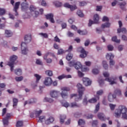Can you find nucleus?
Returning <instances> with one entry per match:
<instances>
[{
	"instance_id": "1",
	"label": "nucleus",
	"mask_w": 127,
	"mask_h": 127,
	"mask_svg": "<svg viewBox=\"0 0 127 127\" xmlns=\"http://www.w3.org/2000/svg\"><path fill=\"white\" fill-rule=\"evenodd\" d=\"M115 118H120L122 116V119L127 120V108L124 105H120L114 113Z\"/></svg>"
},
{
	"instance_id": "2",
	"label": "nucleus",
	"mask_w": 127,
	"mask_h": 127,
	"mask_svg": "<svg viewBox=\"0 0 127 127\" xmlns=\"http://www.w3.org/2000/svg\"><path fill=\"white\" fill-rule=\"evenodd\" d=\"M76 87L78 89V95H77L76 94H72L70 95V98L72 99V98L74 97L75 102H79V101L82 100V97L85 89L80 83H78Z\"/></svg>"
},
{
	"instance_id": "3",
	"label": "nucleus",
	"mask_w": 127,
	"mask_h": 127,
	"mask_svg": "<svg viewBox=\"0 0 127 127\" xmlns=\"http://www.w3.org/2000/svg\"><path fill=\"white\" fill-rule=\"evenodd\" d=\"M17 60V56L16 55H12L10 57L9 61L7 63V65L10 67V71L12 72L13 71V68L14 67V62Z\"/></svg>"
},
{
	"instance_id": "4",
	"label": "nucleus",
	"mask_w": 127,
	"mask_h": 127,
	"mask_svg": "<svg viewBox=\"0 0 127 127\" xmlns=\"http://www.w3.org/2000/svg\"><path fill=\"white\" fill-rule=\"evenodd\" d=\"M61 93L60 95L63 99H67L68 98V92L70 91V88L67 87H63L61 88Z\"/></svg>"
},
{
	"instance_id": "5",
	"label": "nucleus",
	"mask_w": 127,
	"mask_h": 127,
	"mask_svg": "<svg viewBox=\"0 0 127 127\" xmlns=\"http://www.w3.org/2000/svg\"><path fill=\"white\" fill-rule=\"evenodd\" d=\"M69 66L70 67H74L75 69L76 70H79V69H82V64H81V63L78 62H70L69 63Z\"/></svg>"
},
{
	"instance_id": "6",
	"label": "nucleus",
	"mask_w": 127,
	"mask_h": 127,
	"mask_svg": "<svg viewBox=\"0 0 127 127\" xmlns=\"http://www.w3.org/2000/svg\"><path fill=\"white\" fill-rule=\"evenodd\" d=\"M114 57L115 56H114V55H113L112 53L107 54L106 55V58L110 60L109 62V64L111 68H112V66L115 65V61L113 60Z\"/></svg>"
},
{
	"instance_id": "7",
	"label": "nucleus",
	"mask_w": 127,
	"mask_h": 127,
	"mask_svg": "<svg viewBox=\"0 0 127 127\" xmlns=\"http://www.w3.org/2000/svg\"><path fill=\"white\" fill-rule=\"evenodd\" d=\"M21 54L23 55H26L28 53V48L27 45L24 42H22L21 44Z\"/></svg>"
},
{
	"instance_id": "8",
	"label": "nucleus",
	"mask_w": 127,
	"mask_h": 127,
	"mask_svg": "<svg viewBox=\"0 0 127 127\" xmlns=\"http://www.w3.org/2000/svg\"><path fill=\"white\" fill-rule=\"evenodd\" d=\"M77 51L78 52H80L81 54L80 55V57L81 58H85L87 57V55L88 54V52L85 51V49L83 48V47H80L77 49Z\"/></svg>"
},
{
	"instance_id": "9",
	"label": "nucleus",
	"mask_w": 127,
	"mask_h": 127,
	"mask_svg": "<svg viewBox=\"0 0 127 127\" xmlns=\"http://www.w3.org/2000/svg\"><path fill=\"white\" fill-rule=\"evenodd\" d=\"M99 15L96 14L94 16V21L91 19L89 20L88 26H92V24H94V23H99Z\"/></svg>"
},
{
	"instance_id": "10",
	"label": "nucleus",
	"mask_w": 127,
	"mask_h": 127,
	"mask_svg": "<svg viewBox=\"0 0 127 127\" xmlns=\"http://www.w3.org/2000/svg\"><path fill=\"white\" fill-rule=\"evenodd\" d=\"M36 7L33 5H31L30 7V10L32 13L33 16L37 17V16L39 15V12L36 10Z\"/></svg>"
},
{
	"instance_id": "11",
	"label": "nucleus",
	"mask_w": 127,
	"mask_h": 127,
	"mask_svg": "<svg viewBox=\"0 0 127 127\" xmlns=\"http://www.w3.org/2000/svg\"><path fill=\"white\" fill-rule=\"evenodd\" d=\"M59 94H60V92L56 90H53L50 91L51 97L52 98H54L55 99L56 98H58Z\"/></svg>"
},
{
	"instance_id": "12",
	"label": "nucleus",
	"mask_w": 127,
	"mask_h": 127,
	"mask_svg": "<svg viewBox=\"0 0 127 127\" xmlns=\"http://www.w3.org/2000/svg\"><path fill=\"white\" fill-rule=\"evenodd\" d=\"M52 84V78L50 77H46L44 81V85L45 86H51Z\"/></svg>"
},
{
	"instance_id": "13",
	"label": "nucleus",
	"mask_w": 127,
	"mask_h": 127,
	"mask_svg": "<svg viewBox=\"0 0 127 127\" xmlns=\"http://www.w3.org/2000/svg\"><path fill=\"white\" fill-rule=\"evenodd\" d=\"M64 7H67V8H70L71 11H73L77 8L76 5H72L69 4V3H64Z\"/></svg>"
},
{
	"instance_id": "14",
	"label": "nucleus",
	"mask_w": 127,
	"mask_h": 127,
	"mask_svg": "<svg viewBox=\"0 0 127 127\" xmlns=\"http://www.w3.org/2000/svg\"><path fill=\"white\" fill-rule=\"evenodd\" d=\"M42 110H35L33 113L30 114L31 118H34V115L36 118H39V116L41 115Z\"/></svg>"
},
{
	"instance_id": "15",
	"label": "nucleus",
	"mask_w": 127,
	"mask_h": 127,
	"mask_svg": "<svg viewBox=\"0 0 127 127\" xmlns=\"http://www.w3.org/2000/svg\"><path fill=\"white\" fill-rule=\"evenodd\" d=\"M46 18L49 19L50 21L52 23H55V20H54V15L53 13H50L46 15Z\"/></svg>"
},
{
	"instance_id": "16",
	"label": "nucleus",
	"mask_w": 127,
	"mask_h": 127,
	"mask_svg": "<svg viewBox=\"0 0 127 127\" xmlns=\"http://www.w3.org/2000/svg\"><path fill=\"white\" fill-rule=\"evenodd\" d=\"M83 83L85 86H90L91 85V83H92V81L89 79L87 77H84L82 79Z\"/></svg>"
},
{
	"instance_id": "17",
	"label": "nucleus",
	"mask_w": 127,
	"mask_h": 127,
	"mask_svg": "<svg viewBox=\"0 0 127 127\" xmlns=\"http://www.w3.org/2000/svg\"><path fill=\"white\" fill-rule=\"evenodd\" d=\"M19 4H20V2H17L15 3V5L13 8V11H15V15L17 16L18 15V13H17V9L19 8Z\"/></svg>"
},
{
	"instance_id": "18",
	"label": "nucleus",
	"mask_w": 127,
	"mask_h": 127,
	"mask_svg": "<svg viewBox=\"0 0 127 127\" xmlns=\"http://www.w3.org/2000/svg\"><path fill=\"white\" fill-rule=\"evenodd\" d=\"M53 122H54V118L50 117L45 121V125H50L51 124H52Z\"/></svg>"
},
{
	"instance_id": "19",
	"label": "nucleus",
	"mask_w": 127,
	"mask_h": 127,
	"mask_svg": "<svg viewBox=\"0 0 127 127\" xmlns=\"http://www.w3.org/2000/svg\"><path fill=\"white\" fill-rule=\"evenodd\" d=\"M98 118L102 122H105L107 120V118H106L105 114L103 113H99L98 114Z\"/></svg>"
},
{
	"instance_id": "20",
	"label": "nucleus",
	"mask_w": 127,
	"mask_h": 127,
	"mask_svg": "<svg viewBox=\"0 0 127 127\" xmlns=\"http://www.w3.org/2000/svg\"><path fill=\"white\" fill-rule=\"evenodd\" d=\"M21 8L22 10H25V9H27L28 8V3L26 2V1H24L21 4Z\"/></svg>"
},
{
	"instance_id": "21",
	"label": "nucleus",
	"mask_w": 127,
	"mask_h": 127,
	"mask_svg": "<svg viewBox=\"0 0 127 127\" xmlns=\"http://www.w3.org/2000/svg\"><path fill=\"white\" fill-rule=\"evenodd\" d=\"M25 39V44H27L29 43L30 41H31V35H26L24 38Z\"/></svg>"
},
{
	"instance_id": "22",
	"label": "nucleus",
	"mask_w": 127,
	"mask_h": 127,
	"mask_svg": "<svg viewBox=\"0 0 127 127\" xmlns=\"http://www.w3.org/2000/svg\"><path fill=\"white\" fill-rule=\"evenodd\" d=\"M108 99L109 102H114V99H116V95L109 93Z\"/></svg>"
},
{
	"instance_id": "23",
	"label": "nucleus",
	"mask_w": 127,
	"mask_h": 127,
	"mask_svg": "<svg viewBox=\"0 0 127 127\" xmlns=\"http://www.w3.org/2000/svg\"><path fill=\"white\" fill-rule=\"evenodd\" d=\"M35 103V99H30L27 101H25L24 106L26 105H32V104H34Z\"/></svg>"
},
{
	"instance_id": "24",
	"label": "nucleus",
	"mask_w": 127,
	"mask_h": 127,
	"mask_svg": "<svg viewBox=\"0 0 127 127\" xmlns=\"http://www.w3.org/2000/svg\"><path fill=\"white\" fill-rule=\"evenodd\" d=\"M105 80L107 81V82H109L110 85H114V84H117V82L113 80V79L112 78H106Z\"/></svg>"
},
{
	"instance_id": "25",
	"label": "nucleus",
	"mask_w": 127,
	"mask_h": 127,
	"mask_svg": "<svg viewBox=\"0 0 127 127\" xmlns=\"http://www.w3.org/2000/svg\"><path fill=\"white\" fill-rule=\"evenodd\" d=\"M77 33L80 35H87L88 34V31L87 30L81 31V30H78Z\"/></svg>"
},
{
	"instance_id": "26",
	"label": "nucleus",
	"mask_w": 127,
	"mask_h": 127,
	"mask_svg": "<svg viewBox=\"0 0 127 127\" xmlns=\"http://www.w3.org/2000/svg\"><path fill=\"white\" fill-rule=\"evenodd\" d=\"M15 74L18 76H20L22 74V70L20 68H17L15 69Z\"/></svg>"
},
{
	"instance_id": "27",
	"label": "nucleus",
	"mask_w": 127,
	"mask_h": 127,
	"mask_svg": "<svg viewBox=\"0 0 127 127\" xmlns=\"http://www.w3.org/2000/svg\"><path fill=\"white\" fill-rule=\"evenodd\" d=\"M5 34L6 37H10L12 36V33L10 30H6L5 31Z\"/></svg>"
},
{
	"instance_id": "28",
	"label": "nucleus",
	"mask_w": 127,
	"mask_h": 127,
	"mask_svg": "<svg viewBox=\"0 0 127 127\" xmlns=\"http://www.w3.org/2000/svg\"><path fill=\"white\" fill-rule=\"evenodd\" d=\"M111 26V23L109 22H107L103 24L101 26L102 28H109Z\"/></svg>"
},
{
	"instance_id": "29",
	"label": "nucleus",
	"mask_w": 127,
	"mask_h": 127,
	"mask_svg": "<svg viewBox=\"0 0 127 127\" xmlns=\"http://www.w3.org/2000/svg\"><path fill=\"white\" fill-rule=\"evenodd\" d=\"M117 31L118 33H121V32H122V33H126L127 29H126V28H119L118 29Z\"/></svg>"
},
{
	"instance_id": "30",
	"label": "nucleus",
	"mask_w": 127,
	"mask_h": 127,
	"mask_svg": "<svg viewBox=\"0 0 127 127\" xmlns=\"http://www.w3.org/2000/svg\"><path fill=\"white\" fill-rule=\"evenodd\" d=\"M8 119H7L5 118L2 119V123H3V126H4V127H6V126H8Z\"/></svg>"
},
{
	"instance_id": "31",
	"label": "nucleus",
	"mask_w": 127,
	"mask_h": 127,
	"mask_svg": "<svg viewBox=\"0 0 127 127\" xmlns=\"http://www.w3.org/2000/svg\"><path fill=\"white\" fill-rule=\"evenodd\" d=\"M69 107H70V108H79V107H80V105L77 104L76 102H72L70 103Z\"/></svg>"
},
{
	"instance_id": "32",
	"label": "nucleus",
	"mask_w": 127,
	"mask_h": 127,
	"mask_svg": "<svg viewBox=\"0 0 127 127\" xmlns=\"http://www.w3.org/2000/svg\"><path fill=\"white\" fill-rule=\"evenodd\" d=\"M53 3L56 7H60V6H62V3L58 1H55L53 2Z\"/></svg>"
},
{
	"instance_id": "33",
	"label": "nucleus",
	"mask_w": 127,
	"mask_h": 127,
	"mask_svg": "<svg viewBox=\"0 0 127 127\" xmlns=\"http://www.w3.org/2000/svg\"><path fill=\"white\" fill-rule=\"evenodd\" d=\"M38 118L39 119L38 123H42L45 121V116H39Z\"/></svg>"
},
{
	"instance_id": "34",
	"label": "nucleus",
	"mask_w": 127,
	"mask_h": 127,
	"mask_svg": "<svg viewBox=\"0 0 127 127\" xmlns=\"http://www.w3.org/2000/svg\"><path fill=\"white\" fill-rule=\"evenodd\" d=\"M102 65L103 66V68L105 69V70H107L108 68H109V65H108V63L105 61H103L102 62Z\"/></svg>"
},
{
	"instance_id": "35",
	"label": "nucleus",
	"mask_w": 127,
	"mask_h": 127,
	"mask_svg": "<svg viewBox=\"0 0 127 127\" xmlns=\"http://www.w3.org/2000/svg\"><path fill=\"white\" fill-rule=\"evenodd\" d=\"M17 103H18V99L16 98L13 99V108H15L16 106H17Z\"/></svg>"
},
{
	"instance_id": "36",
	"label": "nucleus",
	"mask_w": 127,
	"mask_h": 127,
	"mask_svg": "<svg viewBox=\"0 0 127 127\" xmlns=\"http://www.w3.org/2000/svg\"><path fill=\"white\" fill-rule=\"evenodd\" d=\"M44 102H48L49 103H53V102H54V100H53V99H52V98L45 97L44 99Z\"/></svg>"
},
{
	"instance_id": "37",
	"label": "nucleus",
	"mask_w": 127,
	"mask_h": 127,
	"mask_svg": "<svg viewBox=\"0 0 127 127\" xmlns=\"http://www.w3.org/2000/svg\"><path fill=\"white\" fill-rule=\"evenodd\" d=\"M112 41L114 42H116V43H120L121 42V40H118V38L117 36H114L112 38Z\"/></svg>"
},
{
	"instance_id": "38",
	"label": "nucleus",
	"mask_w": 127,
	"mask_h": 127,
	"mask_svg": "<svg viewBox=\"0 0 127 127\" xmlns=\"http://www.w3.org/2000/svg\"><path fill=\"white\" fill-rule=\"evenodd\" d=\"M46 74L48 76H50L51 77V76H53V72L52 70H48L45 71Z\"/></svg>"
},
{
	"instance_id": "39",
	"label": "nucleus",
	"mask_w": 127,
	"mask_h": 127,
	"mask_svg": "<svg viewBox=\"0 0 127 127\" xmlns=\"http://www.w3.org/2000/svg\"><path fill=\"white\" fill-rule=\"evenodd\" d=\"M76 14L79 16V17H83L84 16V14L83 13V12L81 11V10H78Z\"/></svg>"
},
{
	"instance_id": "40",
	"label": "nucleus",
	"mask_w": 127,
	"mask_h": 127,
	"mask_svg": "<svg viewBox=\"0 0 127 127\" xmlns=\"http://www.w3.org/2000/svg\"><path fill=\"white\" fill-rule=\"evenodd\" d=\"M99 110H100V103H98L97 105H96L95 106V109L94 110L95 114H97V113L99 112Z\"/></svg>"
},
{
	"instance_id": "41",
	"label": "nucleus",
	"mask_w": 127,
	"mask_h": 127,
	"mask_svg": "<svg viewBox=\"0 0 127 127\" xmlns=\"http://www.w3.org/2000/svg\"><path fill=\"white\" fill-rule=\"evenodd\" d=\"M66 119L65 115H61L60 117V123L61 124H63L64 123V120Z\"/></svg>"
},
{
	"instance_id": "42",
	"label": "nucleus",
	"mask_w": 127,
	"mask_h": 127,
	"mask_svg": "<svg viewBox=\"0 0 127 127\" xmlns=\"http://www.w3.org/2000/svg\"><path fill=\"white\" fill-rule=\"evenodd\" d=\"M39 35H40L41 37H43L44 38H48V35L47 33H39Z\"/></svg>"
},
{
	"instance_id": "43",
	"label": "nucleus",
	"mask_w": 127,
	"mask_h": 127,
	"mask_svg": "<svg viewBox=\"0 0 127 127\" xmlns=\"http://www.w3.org/2000/svg\"><path fill=\"white\" fill-rule=\"evenodd\" d=\"M34 76L36 79V82L38 83V81H39V80H40V79H41V75H40L38 74H35Z\"/></svg>"
},
{
	"instance_id": "44",
	"label": "nucleus",
	"mask_w": 127,
	"mask_h": 127,
	"mask_svg": "<svg viewBox=\"0 0 127 127\" xmlns=\"http://www.w3.org/2000/svg\"><path fill=\"white\" fill-rule=\"evenodd\" d=\"M23 126V122L22 121H18L16 123V127H21Z\"/></svg>"
},
{
	"instance_id": "45",
	"label": "nucleus",
	"mask_w": 127,
	"mask_h": 127,
	"mask_svg": "<svg viewBox=\"0 0 127 127\" xmlns=\"http://www.w3.org/2000/svg\"><path fill=\"white\" fill-rule=\"evenodd\" d=\"M109 107L111 111H114L115 109H116V107H117V105L116 104H110Z\"/></svg>"
},
{
	"instance_id": "46",
	"label": "nucleus",
	"mask_w": 127,
	"mask_h": 127,
	"mask_svg": "<svg viewBox=\"0 0 127 127\" xmlns=\"http://www.w3.org/2000/svg\"><path fill=\"white\" fill-rule=\"evenodd\" d=\"M115 94H116V95L118 96H121V95H122V91H121L120 89H117L115 90Z\"/></svg>"
},
{
	"instance_id": "47",
	"label": "nucleus",
	"mask_w": 127,
	"mask_h": 127,
	"mask_svg": "<svg viewBox=\"0 0 127 127\" xmlns=\"http://www.w3.org/2000/svg\"><path fill=\"white\" fill-rule=\"evenodd\" d=\"M97 96H102L104 94V90H100L96 92Z\"/></svg>"
},
{
	"instance_id": "48",
	"label": "nucleus",
	"mask_w": 127,
	"mask_h": 127,
	"mask_svg": "<svg viewBox=\"0 0 127 127\" xmlns=\"http://www.w3.org/2000/svg\"><path fill=\"white\" fill-rule=\"evenodd\" d=\"M15 80L17 82H20L23 80V76H19V77H16Z\"/></svg>"
},
{
	"instance_id": "49",
	"label": "nucleus",
	"mask_w": 127,
	"mask_h": 127,
	"mask_svg": "<svg viewBox=\"0 0 127 127\" xmlns=\"http://www.w3.org/2000/svg\"><path fill=\"white\" fill-rule=\"evenodd\" d=\"M62 104L63 107H65V108H68V107H70V104H69V103L67 102H63Z\"/></svg>"
},
{
	"instance_id": "50",
	"label": "nucleus",
	"mask_w": 127,
	"mask_h": 127,
	"mask_svg": "<svg viewBox=\"0 0 127 127\" xmlns=\"http://www.w3.org/2000/svg\"><path fill=\"white\" fill-rule=\"evenodd\" d=\"M12 117V114L10 113H6L5 117H4L5 119H7V120H9L10 118Z\"/></svg>"
},
{
	"instance_id": "51",
	"label": "nucleus",
	"mask_w": 127,
	"mask_h": 127,
	"mask_svg": "<svg viewBox=\"0 0 127 127\" xmlns=\"http://www.w3.org/2000/svg\"><path fill=\"white\" fill-rule=\"evenodd\" d=\"M72 57H73V55L69 53L66 56V59L69 61V60H71L72 59Z\"/></svg>"
},
{
	"instance_id": "52",
	"label": "nucleus",
	"mask_w": 127,
	"mask_h": 127,
	"mask_svg": "<svg viewBox=\"0 0 127 127\" xmlns=\"http://www.w3.org/2000/svg\"><path fill=\"white\" fill-rule=\"evenodd\" d=\"M88 103H89V101L87 100V97H85L83 100V104L84 105V106H87L88 105Z\"/></svg>"
},
{
	"instance_id": "53",
	"label": "nucleus",
	"mask_w": 127,
	"mask_h": 127,
	"mask_svg": "<svg viewBox=\"0 0 127 127\" xmlns=\"http://www.w3.org/2000/svg\"><path fill=\"white\" fill-rule=\"evenodd\" d=\"M78 124L79 126H82L85 125V121L82 119H80L78 121Z\"/></svg>"
},
{
	"instance_id": "54",
	"label": "nucleus",
	"mask_w": 127,
	"mask_h": 127,
	"mask_svg": "<svg viewBox=\"0 0 127 127\" xmlns=\"http://www.w3.org/2000/svg\"><path fill=\"white\" fill-rule=\"evenodd\" d=\"M36 64H37V65H42V61L39 59H36Z\"/></svg>"
},
{
	"instance_id": "55",
	"label": "nucleus",
	"mask_w": 127,
	"mask_h": 127,
	"mask_svg": "<svg viewBox=\"0 0 127 127\" xmlns=\"http://www.w3.org/2000/svg\"><path fill=\"white\" fill-rule=\"evenodd\" d=\"M5 13V10L3 8H0V15H3Z\"/></svg>"
},
{
	"instance_id": "56",
	"label": "nucleus",
	"mask_w": 127,
	"mask_h": 127,
	"mask_svg": "<svg viewBox=\"0 0 127 127\" xmlns=\"http://www.w3.org/2000/svg\"><path fill=\"white\" fill-rule=\"evenodd\" d=\"M92 73L94 74V75H97V74H99V69L97 68H94L92 69Z\"/></svg>"
},
{
	"instance_id": "57",
	"label": "nucleus",
	"mask_w": 127,
	"mask_h": 127,
	"mask_svg": "<svg viewBox=\"0 0 127 127\" xmlns=\"http://www.w3.org/2000/svg\"><path fill=\"white\" fill-rule=\"evenodd\" d=\"M96 102H97V99H96V98H92L91 99H90L88 101V102L91 103V104H93L94 103H96Z\"/></svg>"
},
{
	"instance_id": "58",
	"label": "nucleus",
	"mask_w": 127,
	"mask_h": 127,
	"mask_svg": "<svg viewBox=\"0 0 127 127\" xmlns=\"http://www.w3.org/2000/svg\"><path fill=\"white\" fill-rule=\"evenodd\" d=\"M107 48L109 51H113L114 50V47L112 45H109L107 46Z\"/></svg>"
},
{
	"instance_id": "59",
	"label": "nucleus",
	"mask_w": 127,
	"mask_h": 127,
	"mask_svg": "<svg viewBox=\"0 0 127 127\" xmlns=\"http://www.w3.org/2000/svg\"><path fill=\"white\" fill-rule=\"evenodd\" d=\"M103 75L106 78H108V77H109L110 76V73L108 71H104L103 72Z\"/></svg>"
},
{
	"instance_id": "60",
	"label": "nucleus",
	"mask_w": 127,
	"mask_h": 127,
	"mask_svg": "<svg viewBox=\"0 0 127 127\" xmlns=\"http://www.w3.org/2000/svg\"><path fill=\"white\" fill-rule=\"evenodd\" d=\"M46 61V62L48 63V64H51L52 63V59L49 58V59H46L45 60Z\"/></svg>"
},
{
	"instance_id": "61",
	"label": "nucleus",
	"mask_w": 127,
	"mask_h": 127,
	"mask_svg": "<svg viewBox=\"0 0 127 127\" xmlns=\"http://www.w3.org/2000/svg\"><path fill=\"white\" fill-rule=\"evenodd\" d=\"M64 53V50L63 49H61L58 50V55H61V54H63Z\"/></svg>"
},
{
	"instance_id": "62",
	"label": "nucleus",
	"mask_w": 127,
	"mask_h": 127,
	"mask_svg": "<svg viewBox=\"0 0 127 127\" xmlns=\"http://www.w3.org/2000/svg\"><path fill=\"white\" fill-rule=\"evenodd\" d=\"M5 114H6V108H3L2 110V117H4Z\"/></svg>"
},
{
	"instance_id": "63",
	"label": "nucleus",
	"mask_w": 127,
	"mask_h": 127,
	"mask_svg": "<svg viewBox=\"0 0 127 127\" xmlns=\"http://www.w3.org/2000/svg\"><path fill=\"white\" fill-rule=\"evenodd\" d=\"M102 8H103L102 6H97L96 10L97 11H101V10H102Z\"/></svg>"
},
{
	"instance_id": "64",
	"label": "nucleus",
	"mask_w": 127,
	"mask_h": 127,
	"mask_svg": "<svg viewBox=\"0 0 127 127\" xmlns=\"http://www.w3.org/2000/svg\"><path fill=\"white\" fill-rule=\"evenodd\" d=\"M90 44V40H86L84 43L85 46H89Z\"/></svg>"
}]
</instances>
